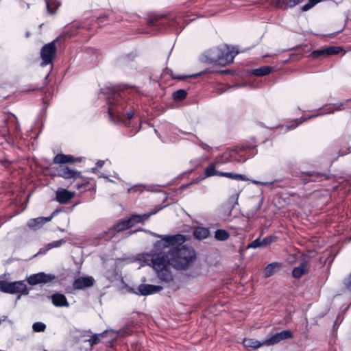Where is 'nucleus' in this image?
<instances>
[{
    "label": "nucleus",
    "mask_w": 351,
    "mask_h": 351,
    "mask_svg": "<svg viewBox=\"0 0 351 351\" xmlns=\"http://www.w3.org/2000/svg\"><path fill=\"white\" fill-rule=\"evenodd\" d=\"M155 236L162 239L154 243V249L146 254L145 261L147 265L157 271L171 265V261L169 251L165 252L164 250L176 244H182L185 241V237L180 234L165 236L156 234Z\"/></svg>",
    "instance_id": "nucleus-1"
},
{
    "label": "nucleus",
    "mask_w": 351,
    "mask_h": 351,
    "mask_svg": "<svg viewBox=\"0 0 351 351\" xmlns=\"http://www.w3.org/2000/svg\"><path fill=\"white\" fill-rule=\"evenodd\" d=\"M81 160V158H75L71 155L64 154H58L53 158L54 164L60 165L56 168L57 175L65 180H71V184H73L74 188L82 193L90 191L93 188V184L90 182V179L83 176L80 171L64 165L67 163H73Z\"/></svg>",
    "instance_id": "nucleus-2"
},
{
    "label": "nucleus",
    "mask_w": 351,
    "mask_h": 351,
    "mask_svg": "<svg viewBox=\"0 0 351 351\" xmlns=\"http://www.w3.org/2000/svg\"><path fill=\"white\" fill-rule=\"evenodd\" d=\"M169 250L171 265L178 270H186L191 267L196 260V252L193 247L178 244Z\"/></svg>",
    "instance_id": "nucleus-3"
},
{
    "label": "nucleus",
    "mask_w": 351,
    "mask_h": 351,
    "mask_svg": "<svg viewBox=\"0 0 351 351\" xmlns=\"http://www.w3.org/2000/svg\"><path fill=\"white\" fill-rule=\"evenodd\" d=\"M156 212L144 213L142 215H132L128 218L121 219L116 223L112 228H109L105 232L108 239L113 238L117 233L128 230L138 223H143L147 220L151 215L155 214Z\"/></svg>",
    "instance_id": "nucleus-4"
},
{
    "label": "nucleus",
    "mask_w": 351,
    "mask_h": 351,
    "mask_svg": "<svg viewBox=\"0 0 351 351\" xmlns=\"http://www.w3.org/2000/svg\"><path fill=\"white\" fill-rule=\"evenodd\" d=\"M257 142L254 138L235 146L230 152V160L237 162H245L257 154Z\"/></svg>",
    "instance_id": "nucleus-5"
},
{
    "label": "nucleus",
    "mask_w": 351,
    "mask_h": 351,
    "mask_svg": "<svg viewBox=\"0 0 351 351\" xmlns=\"http://www.w3.org/2000/svg\"><path fill=\"white\" fill-rule=\"evenodd\" d=\"M293 335L289 330H285L280 332L273 335L271 337L266 339L263 341H259L256 339L244 338L241 342L245 348H252L256 350L262 346H270L278 343L282 340L291 339Z\"/></svg>",
    "instance_id": "nucleus-6"
},
{
    "label": "nucleus",
    "mask_w": 351,
    "mask_h": 351,
    "mask_svg": "<svg viewBox=\"0 0 351 351\" xmlns=\"http://www.w3.org/2000/svg\"><path fill=\"white\" fill-rule=\"evenodd\" d=\"M237 53V51H234L225 45L212 50L209 53V60L210 63L226 66L233 62Z\"/></svg>",
    "instance_id": "nucleus-7"
},
{
    "label": "nucleus",
    "mask_w": 351,
    "mask_h": 351,
    "mask_svg": "<svg viewBox=\"0 0 351 351\" xmlns=\"http://www.w3.org/2000/svg\"><path fill=\"white\" fill-rule=\"evenodd\" d=\"M2 132L8 143L13 141L14 137L16 138L21 137L20 125L15 116L8 117L5 121V125L2 128Z\"/></svg>",
    "instance_id": "nucleus-8"
},
{
    "label": "nucleus",
    "mask_w": 351,
    "mask_h": 351,
    "mask_svg": "<svg viewBox=\"0 0 351 351\" xmlns=\"http://www.w3.org/2000/svg\"><path fill=\"white\" fill-rule=\"evenodd\" d=\"M0 291L10 294L21 293L25 295L29 294V290L22 280L15 282H8L5 280H1Z\"/></svg>",
    "instance_id": "nucleus-9"
},
{
    "label": "nucleus",
    "mask_w": 351,
    "mask_h": 351,
    "mask_svg": "<svg viewBox=\"0 0 351 351\" xmlns=\"http://www.w3.org/2000/svg\"><path fill=\"white\" fill-rule=\"evenodd\" d=\"M56 40H53L52 42L45 44L41 48L40 50V58L42 60L41 66H45L48 64H52L54 58L56 55Z\"/></svg>",
    "instance_id": "nucleus-10"
},
{
    "label": "nucleus",
    "mask_w": 351,
    "mask_h": 351,
    "mask_svg": "<svg viewBox=\"0 0 351 351\" xmlns=\"http://www.w3.org/2000/svg\"><path fill=\"white\" fill-rule=\"evenodd\" d=\"M108 112L110 118L113 117L114 112L119 113L121 110H124L126 108L123 96L117 92L112 93L108 97Z\"/></svg>",
    "instance_id": "nucleus-11"
},
{
    "label": "nucleus",
    "mask_w": 351,
    "mask_h": 351,
    "mask_svg": "<svg viewBox=\"0 0 351 351\" xmlns=\"http://www.w3.org/2000/svg\"><path fill=\"white\" fill-rule=\"evenodd\" d=\"M157 277L161 282L167 284V287L171 288L174 291L179 289L176 285L169 267L156 271Z\"/></svg>",
    "instance_id": "nucleus-12"
},
{
    "label": "nucleus",
    "mask_w": 351,
    "mask_h": 351,
    "mask_svg": "<svg viewBox=\"0 0 351 351\" xmlns=\"http://www.w3.org/2000/svg\"><path fill=\"white\" fill-rule=\"evenodd\" d=\"M147 24L149 27L161 31L172 26L173 22L166 16H154L148 19Z\"/></svg>",
    "instance_id": "nucleus-13"
},
{
    "label": "nucleus",
    "mask_w": 351,
    "mask_h": 351,
    "mask_svg": "<svg viewBox=\"0 0 351 351\" xmlns=\"http://www.w3.org/2000/svg\"><path fill=\"white\" fill-rule=\"evenodd\" d=\"M56 279V276L54 274L39 272L30 275L27 278V282L29 285L34 286L38 284H46L51 282Z\"/></svg>",
    "instance_id": "nucleus-14"
},
{
    "label": "nucleus",
    "mask_w": 351,
    "mask_h": 351,
    "mask_svg": "<svg viewBox=\"0 0 351 351\" xmlns=\"http://www.w3.org/2000/svg\"><path fill=\"white\" fill-rule=\"evenodd\" d=\"M300 177L304 184L311 182H322L323 180H329L330 178V176L326 173L315 171L302 172Z\"/></svg>",
    "instance_id": "nucleus-15"
},
{
    "label": "nucleus",
    "mask_w": 351,
    "mask_h": 351,
    "mask_svg": "<svg viewBox=\"0 0 351 351\" xmlns=\"http://www.w3.org/2000/svg\"><path fill=\"white\" fill-rule=\"evenodd\" d=\"M95 282L92 276H82L74 280L72 287L74 290H82L93 287Z\"/></svg>",
    "instance_id": "nucleus-16"
},
{
    "label": "nucleus",
    "mask_w": 351,
    "mask_h": 351,
    "mask_svg": "<svg viewBox=\"0 0 351 351\" xmlns=\"http://www.w3.org/2000/svg\"><path fill=\"white\" fill-rule=\"evenodd\" d=\"M271 4L276 8L287 10L303 2L304 0H269Z\"/></svg>",
    "instance_id": "nucleus-17"
},
{
    "label": "nucleus",
    "mask_w": 351,
    "mask_h": 351,
    "mask_svg": "<svg viewBox=\"0 0 351 351\" xmlns=\"http://www.w3.org/2000/svg\"><path fill=\"white\" fill-rule=\"evenodd\" d=\"M49 77V73H47L44 79V83L43 86H35L33 88V90H41L44 94L43 97L42 99L43 103L47 107L50 104V101L51 99V95L53 91L50 88H47L46 90V86L48 84V78Z\"/></svg>",
    "instance_id": "nucleus-18"
},
{
    "label": "nucleus",
    "mask_w": 351,
    "mask_h": 351,
    "mask_svg": "<svg viewBox=\"0 0 351 351\" xmlns=\"http://www.w3.org/2000/svg\"><path fill=\"white\" fill-rule=\"evenodd\" d=\"M341 50L340 47L331 46L322 49L314 50L311 55L314 58L322 56H329L338 54Z\"/></svg>",
    "instance_id": "nucleus-19"
},
{
    "label": "nucleus",
    "mask_w": 351,
    "mask_h": 351,
    "mask_svg": "<svg viewBox=\"0 0 351 351\" xmlns=\"http://www.w3.org/2000/svg\"><path fill=\"white\" fill-rule=\"evenodd\" d=\"M75 193L69 191L65 189H60L56 193V199L60 204H67L73 197Z\"/></svg>",
    "instance_id": "nucleus-20"
},
{
    "label": "nucleus",
    "mask_w": 351,
    "mask_h": 351,
    "mask_svg": "<svg viewBox=\"0 0 351 351\" xmlns=\"http://www.w3.org/2000/svg\"><path fill=\"white\" fill-rule=\"evenodd\" d=\"M163 289L162 286L152 285L149 284H141L138 286V290L142 295H148Z\"/></svg>",
    "instance_id": "nucleus-21"
},
{
    "label": "nucleus",
    "mask_w": 351,
    "mask_h": 351,
    "mask_svg": "<svg viewBox=\"0 0 351 351\" xmlns=\"http://www.w3.org/2000/svg\"><path fill=\"white\" fill-rule=\"evenodd\" d=\"M60 210L58 209H56L53 212L49 217H38L36 219H32L28 221L27 225L29 228L33 229L39 228L45 222L49 221Z\"/></svg>",
    "instance_id": "nucleus-22"
},
{
    "label": "nucleus",
    "mask_w": 351,
    "mask_h": 351,
    "mask_svg": "<svg viewBox=\"0 0 351 351\" xmlns=\"http://www.w3.org/2000/svg\"><path fill=\"white\" fill-rule=\"evenodd\" d=\"M52 304L57 307H69V303L62 293H56L51 295Z\"/></svg>",
    "instance_id": "nucleus-23"
},
{
    "label": "nucleus",
    "mask_w": 351,
    "mask_h": 351,
    "mask_svg": "<svg viewBox=\"0 0 351 351\" xmlns=\"http://www.w3.org/2000/svg\"><path fill=\"white\" fill-rule=\"evenodd\" d=\"M307 267V262L303 260L298 267H295L293 268L292 271V276L295 278H300L303 275L306 274L308 272Z\"/></svg>",
    "instance_id": "nucleus-24"
},
{
    "label": "nucleus",
    "mask_w": 351,
    "mask_h": 351,
    "mask_svg": "<svg viewBox=\"0 0 351 351\" xmlns=\"http://www.w3.org/2000/svg\"><path fill=\"white\" fill-rule=\"evenodd\" d=\"M193 234L195 239L202 240L209 237L210 231L206 228L198 226L195 228Z\"/></svg>",
    "instance_id": "nucleus-25"
},
{
    "label": "nucleus",
    "mask_w": 351,
    "mask_h": 351,
    "mask_svg": "<svg viewBox=\"0 0 351 351\" xmlns=\"http://www.w3.org/2000/svg\"><path fill=\"white\" fill-rule=\"evenodd\" d=\"M273 70L274 68L272 66H263L258 69H252L251 73L255 76L262 77L269 75Z\"/></svg>",
    "instance_id": "nucleus-26"
},
{
    "label": "nucleus",
    "mask_w": 351,
    "mask_h": 351,
    "mask_svg": "<svg viewBox=\"0 0 351 351\" xmlns=\"http://www.w3.org/2000/svg\"><path fill=\"white\" fill-rule=\"evenodd\" d=\"M351 101L347 99L344 103H339L332 105L326 106L324 108L325 113H333L335 111H340L346 109V104Z\"/></svg>",
    "instance_id": "nucleus-27"
},
{
    "label": "nucleus",
    "mask_w": 351,
    "mask_h": 351,
    "mask_svg": "<svg viewBox=\"0 0 351 351\" xmlns=\"http://www.w3.org/2000/svg\"><path fill=\"white\" fill-rule=\"evenodd\" d=\"M281 264L277 262H274L269 264L265 268V278H269L276 274L278 269H279Z\"/></svg>",
    "instance_id": "nucleus-28"
},
{
    "label": "nucleus",
    "mask_w": 351,
    "mask_h": 351,
    "mask_svg": "<svg viewBox=\"0 0 351 351\" xmlns=\"http://www.w3.org/2000/svg\"><path fill=\"white\" fill-rule=\"evenodd\" d=\"M219 176L228 178L232 180L247 181L248 178L243 174L234 173L231 172H221L219 173Z\"/></svg>",
    "instance_id": "nucleus-29"
},
{
    "label": "nucleus",
    "mask_w": 351,
    "mask_h": 351,
    "mask_svg": "<svg viewBox=\"0 0 351 351\" xmlns=\"http://www.w3.org/2000/svg\"><path fill=\"white\" fill-rule=\"evenodd\" d=\"M162 75H170L171 79H173V80H184V79L188 78L189 77V75H175L173 73V71L171 69H169V68H166L163 71ZM198 75H200V73L197 74V75H191L190 77H195L198 76Z\"/></svg>",
    "instance_id": "nucleus-30"
},
{
    "label": "nucleus",
    "mask_w": 351,
    "mask_h": 351,
    "mask_svg": "<svg viewBox=\"0 0 351 351\" xmlns=\"http://www.w3.org/2000/svg\"><path fill=\"white\" fill-rule=\"evenodd\" d=\"M162 75H170L171 79H173V80H184V79L188 78L189 77V75H175L173 73V71L171 69H169V68H166L163 71ZM198 75H200V73L197 74V75H191L190 77H195L198 76Z\"/></svg>",
    "instance_id": "nucleus-31"
},
{
    "label": "nucleus",
    "mask_w": 351,
    "mask_h": 351,
    "mask_svg": "<svg viewBox=\"0 0 351 351\" xmlns=\"http://www.w3.org/2000/svg\"><path fill=\"white\" fill-rule=\"evenodd\" d=\"M47 9L49 13L56 14V10L60 6V3L57 0H47Z\"/></svg>",
    "instance_id": "nucleus-32"
},
{
    "label": "nucleus",
    "mask_w": 351,
    "mask_h": 351,
    "mask_svg": "<svg viewBox=\"0 0 351 351\" xmlns=\"http://www.w3.org/2000/svg\"><path fill=\"white\" fill-rule=\"evenodd\" d=\"M230 237V233L226 230L218 229L215 232V239L217 241H224L228 240Z\"/></svg>",
    "instance_id": "nucleus-33"
},
{
    "label": "nucleus",
    "mask_w": 351,
    "mask_h": 351,
    "mask_svg": "<svg viewBox=\"0 0 351 351\" xmlns=\"http://www.w3.org/2000/svg\"><path fill=\"white\" fill-rule=\"evenodd\" d=\"M221 171L216 170L215 165L214 163H210L206 167L204 171V178L211 177L213 176H219Z\"/></svg>",
    "instance_id": "nucleus-34"
},
{
    "label": "nucleus",
    "mask_w": 351,
    "mask_h": 351,
    "mask_svg": "<svg viewBox=\"0 0 351 351\" xmlns=\"http://www.w3.org/2000/svg\"><path fill=\"white\" fill-rule=\"evenodd\" d=\"M187 96V92L184 89H179L173 93V99L175 101L184 100Z\"/></svg>",
    "instance_id": "nucleus-35"
},
{
    "label": "nucleus",
    "mask_w": 351,
    "mask_h": 351,
    "mask_svg": "<svg viewBox=\"0 0 351 351\" xmlns=\"http://www.w3.org/2000/svg\"><path fill=\"white\" fill-rule=\"evenodd\" d=\"M77 29V27H75V24L71 25V26L66 27V29L63 32V34L62 35V37L67 38H71L76 35V29Z\"/></svg>",
    "instance_id": "nucleus-36"
},
{
    "label": "nucleus",
    "mask_w": 351,
    "mask_h": 351,
    "mask_svg": "<svg viewBox=\"0 0 351 351\" xmlns=\"http://www.w3.org/2000/svg\"><path fill=\"white\" fill-rule=\"evenodd\" d=\"M278 240V237L276 235H268L262 240V244L264 247L269 245L270 244L276 242Z\"/></svg>",
    "instance_id": "nucleus-37"
},
{
    "label": "nucleus",
    "mask_w": 351,
    "mask_h": 351,
    "mask_svg": "<svg viewBox=\"0 0 351 351\" xmlns=\"http://www.w3.org/2000/svg\"><path fill=\"white\" fill-rule=\"evenodd\" d=\"M308 119H295L294 120L291 121L288 123L287 125V128L289 130H293L297 126H298L300 124L302 123L305 120H307Z\"/></svg>",
    "instance_id": "nucleus-38"
},
{
    "label": "nucleus",
    "mask_w": 351,
    "mask_h": 351,
    "mask_svg": "<svg viewBox=\"0 0 351 351\" xmlns=\"http://www.w3.org/2000/svg\"><path fill=\"white\" fill-rule=\"evenodd\" d=\"M323 0H308V3L302 5L300 9L302 12H306L314 7L317 3L322 1Z\"/></svg>",
    "instance_id": "nucleus-39"
},
{
    "label": "nucleus",
    "mask_w": 351,
    "mask_h": 351,
    "mask_svg": "<svg viewBox=\"0 0 351 351\" xmlns=\"http://www.w3.org/2000/svg\"><path fill=\"white\" fill-rule=\"evenodd\" d=\"M323 0H308V3L302 5L300 9L302 12H306L314 7L317 3L322 1Z\"/></svg>",
    "instance_id": "nucleus-40"
},
{
    "label": "nucleus",
    "mask_w": 351,
    "mask_h": 351,
    "mask_svg": "<svg viewBox=\"0 0 351 351\" xmlns=\"http://www.w3.org/2000/svg\"><path fill=\"white\" fill-rule=\"evenodd\" d=\"M62 243H64V241L63 240L56 241L47 244V249L45 250H44V252H43L42 250H40V251L38 252V253L36 255L43 254L44 252H45L46 251L51 250L53 247H58L62 245Z\"/></svg>",
    "instance_id": "nucleus-41"
},
{
    "label": "nucleus",
    "mask_w": 351,
    "mask_h": 351,
    "mask_svg": "<svg viewBox=\"0 0 351 351\" xmlns=\"http://www.w3.org/2000/svg\"><path fill=\"white\" fill-rule=\"evenodd\" d=\"M33 330L36 332H44L46 329V325L43 322H35L32 326Z\"/></svg>",
    "instance_id": "nucleus-42"
},
{
    "label": "nucleus",
    "mask_w": 351,
    "mask_h": 351,
    "mask_svg": "<svg viewBox=\"0 0 351 351\" xmlns=\"http://www.w3.org/2000/svg\"><path fill=\"white\" fill-rule=\"evenodd\" d=\"M258 247H264L263 244H262V240H261V238H257L256 239L254 240L252 242L249 243L247 246V249L250 248H258Z\"/></svg>",
    "instance_id": "nucleus-43"
},
{
    "label": "nucleus",
    "mask_w": 351,
    "mask_h": 351,
    "mask_svg": "<svg viewBox=\"0 0 351 351\" xmlns=\"http://www.w3.org/2000/svg\"><path fill=\"white\" fill-rule=\"evenodd\" d=\"M104 336V333H101V334H99V335H93L90 337V338L88 339V342L90 343V345L91 346H93L95 345H97L99 343L100 341V339L99 337H103Z\"/></svg>",
    "instance_id": "nucleus-44"
},
{
    "label": "nucleus",
    "mask_w": 351,
    "mask_h": 351,
    "mask_svg": "<svg viewBox=\"0 0 351 351\" xmlns=\"http://www.w3.org/2000/svg\"><path fill=\"white\" fill-rule=\"evenodd\" d=\"M104 160H98L97 162H96V167L95 168H93L92 170L93 171H94L96 169H98V168H101L104 165Z\"/></svg>",
    "instance_id": "nucleus-45"
},
{
    "label": "nucleus",
    "mask_w": 351,
    "mask_h": 351,
    "mask_svg": "<svg viewBox=\"0 0 351 351\" xmlns=\"http://www.w3.org/2000/svg\"><path fill=\"white\" fill-rule=\"evenodd\" d=\"M134 113L132 111L126 113V117L128 121H130L134 117Z\"/></svg>",
    "instance_id": "nucleus-46"
},
{
    "label": "nucleus",
    "mask_w": 351,
    "mask_h": 351,
    "mask_svg": "<svg viewBox=\"0 0 351 351\" xmlns=\"http://www.w3.org/2000/svg\"><path fill=\"white\" fill-rule=\"evenodd\" d=\"M347 287L349 289H351V273L350 274V275L348 276V282H347Z\"/></svg>",
    "instance_id": "nucleus-47"
},
{
    "label": "nucleus",
    "mask_w": 351,
    "mask_h": 351,
    "mask_svg": "<svg viewBox=\"0 0 351 351\" xmlns=\"http://www.w3.org/2000/svg\"><path fill=\"white\" fill-rule=\"evenodd\" d=\"M221 73H232L233 71L230 69H226V70H223V71H220Z\"/></svg>",
    "instance_id": "nucleus-48"
},
{
    "label": "nucleus",
    "mask_w": 351,
    "mask_h": 351,
    "mask_svg": "<svg viewBox=\"0 0 351 351\" xmlns=\"http://www.w3.org/2000/svg\"><path fill=\"white\" fill-rule=\"evenodd\" d=\"M274 182H261V184L264 186H270L271 184H272Z\"/></svg>",
    "instance_id": "nucleus-49"
},
{
    "label": "nucleus",
    "mask_w": 351,
    "mask_h": 351,
    "mask_svg": "<svg viewBox=\"0 0 351 351\" xmlns=\"http://www.w3.org/2000/svg\"><path fill=\"white\" fill-rule=\"evenodd\" d=\"M192 184H193V182H191V183H190L189 184H187V185H186V186H182V188H186V187H187V186H190V185H192Z\"/></svg>",
    "instance_id": "nucleus-50"
},
{
    "label": "nucleus",
    "mask_w": 351,
    "mask_h": 351,
    "mask_svg": "<svg viewBox=\"0 0 351 351\" xmlns=\"http://www.w3.org/2000/svg\"><path fill=\"white\" fill-rule=\"evenodd\" d=\"M44 351H47V350H44Z\"/></svg>",
    "instance_id": "nucleus-51"
}]
</instances>
